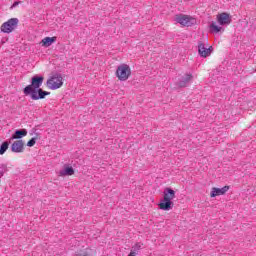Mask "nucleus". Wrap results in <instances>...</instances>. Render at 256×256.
<instances>
[{"label":"nucleus","mask_w":256,"mask_h":256,"mask_svg":"<svg viewBox=\"0 0 256 256\" xmlns=\"http://www.w3.org/2000/svg\"><path fill=\"white\" fill-rule=\"evenodd\" d=\"M217 20L219 25H230L231 24V16L227 13H221L217 16Z\"/></svg>","instance_id":"obj_9"},{"label":"nucleus","mask_w":256,"mask_h":256,"mask_svg":"<svg viewBox=\"0 0 256 256\" xmlns=\"http://www.w3.org/2000/svg\"><path fill=\"white\" fill-rule=\"evenodd\" d=\"M229 191V186H224L222 188H212L210 197H217L219 195H225Z\"/></svg>","instance_id":"obj_10"},{"label":"nucleus","mask_w":256,"mask_h":256,"mask_svg":"<svg viewBox=\"0 0 256 256\" xmlns=\"http://www.w3.org/2000/svg\"><path fill=\"white\" fill-rule=\"evenodd\" d=\"M12 153H23L25 151V142L23 140H16L11 145Z\"/></svg>","instance_id":"obj_7"},{"label":"nucleus","mask_w":256,"mask_h":256,"mask_svg":"<svg viewBox=\"0 0 256 256\" xmlns=\"http://www.w3.org/2000/svg\"><path fill=\"white\" fill-rule=\"evenodd\" d=\"M213 47L206 48L203 42H198V53L200 57H209L211 55Z\"/></svg>","instance_id":"obj_8"},{"label":"nucleus","mask_w":256,"mask_h":256,"mask_svg":"<svg viewBox=\"0 0 256 256\" xmlns=\"http://www.w3.org/2000/svg\"><path fill=\"white\" fill-rule=\"evenodd\" d=\"M220 31H223V27L217 26L215 22L210 24V33H220Z\"/></svg>","instance_id":"obj_15"},{"label":"nucleus","mask_w":256,"mask_h":256,"mask_svg":"<svg viewBox=\"0 0 256 256\" xmlns=\"http://www.w3.org/2000/svg\"><path fill=\"white\" fill-rule=\"evenodd\" d=\"M119 81H127L131 77V68L127 64H121L116 70Z\"/></svg>","instance_id":"obj_5"},{"label":"nucleus","mask_w":256,"mask_h":256,"mask_svg":"<svg viewBox=\"0 0 256 256\" xmlns=\"http://www.w3.org/2000/svg\"><path fill=\"white\" fill-rule=\"evenodd\" d=\"M192 80H193V75L185 74V76H183L178 82V87H186L187 85H189V83H191Z\"/></svg>","instance_id":"obj_11"},{"label":"nucleus","mask_w":256,"mask_h":256,"mask_svg":"<svg viewBox=\"0 0 256 256\" xmlns=\"http://www.w3.org/2000/svg\"><path fill=\"white\" fill-rule=\"evenodd\" d=\"M21 3V1H16L12 4V6L10 7V9H15V7H17V5H19Z\"/></svg>","instance_id":"obj_19"},{"label":"nucleus","mask_w":256,"mask_h":256,"mask_svg":"<svg viewBox=\"0 0 256 256\" xmlns=\"http://www.w3.org/2000/svg\"><path fill=\"white\" fill-rule=\"evenodd\" d=\"M164 198L159 203V208L162 211H171L173 209V199H175V191L171 188L164 189Z\"/></svg>","instance_id":"obj_2"},{"label":"nucleus","mask_w":256,"mask_h":256,"mask_svg":"<svg viewBox=\"0 0 256 256\" xmlns=\"http://www.w3.org/2000/svg\"><path fill=\"white\" fill-rule=\"evenodd\" d=\"M0 177H3V175H5V173H7V165L2 164V166L0 167Z\"/></svg>","instance_id":"obj_17"},{"label":"nucleus","mask_w":256,"mask_h":256,"mask_svg":"<svg viewBox=\"0 0 256 256\" xmlns=\"http://www.w3.org/2000/svg\"><path fill=\"white\" fill-rule=\"evenodd\" d=\"M60 177H67L71 175H75V170L72 166H64V169L59 172Z\"/></svg>","instance_id":"obj_12"},{"label":"nucleus","mask_w":256,"mask_h":256,"mask_svg":"<svg viewBox=\"0 0 256 256\" xmlns=\"http://www.w3.org/2000/svg\"><path fill=\"white\" fill-rule=\"evenodd\" d=\"M44 79L43 76L34 75L31 79V84L23 89L24 95H26V97L30 95L33 101H39V99H45L47 95H51L50 92L41 89Z\"/></svg>","instance_id":"obj_1"},{"label":"nucleus","mask_w":256,"mask_h":256,"mask_svg":"<svg viewBox=\"0 0 256 256\" xmlns=\"http://www.w3.org/2000/svg\"><path fill=\"white\" fill-rule=\"evenodd\" d=\"M55 41H57V37H45L44 39H42L41 44L42 47H51L52 43H55Z\"/></svg>","instance_id":"obj_14"},{"label":"nucleus","mask_w":256,"mask_h":256,"mask_svg":"<svg viewBox=\"0 0 256 256\" xmlns=\"http://www.w3.org/2000/svg\"><path fill=\"white\" fill-rule=\"evenodd\" d=\"M9 143L8 141H4L0 146V155H5V152L7 149H9Z\"/></svg>","instance_id":"obj_16"},{"label":"nucleus","mask_w":256,"mask_h":256,"mask_svg":"<svg viewBox=\"0 0 256 256\" xmlns=\"http://www.w3.org/2000/svg\"><path fill=\"white\" fill-rule=\"evenodd\" d=\"M37 143V138H32L27 142V147H33Z\"/></svg>","instance_id":"obj_18"},{"label":"nucleus","mask_w":256,"mask_h":256,"mask_svg":"<svg viewBox=\"0 0 256 256\" xmlns=\"http://www.w3.org/2000/svg\"><path fill=\"white\" fill-rule=\"evenodd\" d=\"M48 88L55 91V89H61L63 87V76L59 73L52 75L46 82Z\"/></svg>","instance_id":"obj_3"},{"label":"nucleus","mask_w":256,"mask_h":256,"mask_svg":"<svg viewBox=\"0 0 256 256\" xmlns=\"http://www.w3.org/2000/svg\"><path fill=\"white\" fill-rule=\"evenodd\" d=\"M176 23L183 25V27H193L197 23V20L189 15L178 14L175 16Z\"/></svg>","instance_id":"obj_4"},{"label":"nucleus","mask_w":256,"mask_h":256,"mask_svg":"<svg viewBox=\"0 0 256 256\" xmlns=\"http://www.w3.org/2000/svg\"><path fill=\"white\" fill-rule=\"evenodd\" d=\"M23 137H27V129L16 130L11 136V139H23Z\"/></svg>","instance_id":"obj_13"},{"label":"nucleus","mask_w":256,"mask_h":256,"mask_svg":"<svg viewBox=\"0 0 256 256\" xmlns=\"http://www.w3.org/2000/svg\"><path fill=\"white\" fill-rule=\"evenodd\" d=\"M17 25H19V19L11 18L2 24L1 31L2 33H13L17 29Z\"/></svg>","instance_id":"obj_6"}]
</instances>
